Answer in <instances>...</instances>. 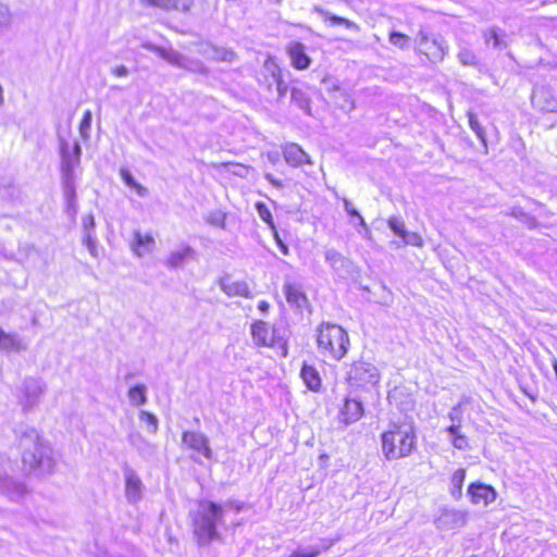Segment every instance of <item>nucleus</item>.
<instances>
[{"label": "nucleus", "mask_w": 557, "mask_h": 557, "mask_svg": "<svg viewBox=\"0 0 557 557\" xmlns=\"http://www.w3.org/2000/svg\"><path fill=\"white\" fill-rule=\"evenodd\" d=\"M139 421L143 424H145V426L149 433H152V434L157 433L159 422H158V418L153 413L141 410L139 413Z\"/></svg>", "instance_id": "nucleus-34"}, {"label": "nucleus", "mask_w": 557, "mask_h": 557, "mask_svg": "<svg viewBox=\"0 0 557 557\" xmlns=\"http://www.w3.org/2000/svg\"><path fill=\"white\" fill-rule=\"evenodd\" d=\"M532 106L534 109L544 113H554L555 119L547 126L553 127L557 124V98L553 91L546 87L534 89L532 95Z\"/></svg>", "instance_id": "nucleus-8"}, {"label": "nucleus", "mask_w": 557, "mask_h": 557, "mask_svg": "<svg viewBox=\"0 0 557 557\" xmlns=\"http://www.w3.org/2000/svg\"><path fill=\"white\" fill-rule=\"evenodd\" d=\"M382 453L392 461L406 458L417 447L416 428L412 422L401 421L388 424L381 435Z\"/></svg>", "instance_id": "nucleus-3"}, {"label": "nucleus", "mask_w": 557, "mask_h": 557, "mask_svg": "<svg viewBox=\"0 0 557 557\" xmlns=\"http://www.w3.org/2000/svg\"><path fill=\"white\" fill-rule=\"evenodd\" d=\"M127 397L133 406H143L147 401V387L143 384L135 385L129 388Z\"/></svg>", "instance_id": "nucleus-31"}, {"label": "nucleus", "mask_w": 557, "mask_h": 557, "mask_svg": "<svg viewBox=\"0 0 557 557\" xmlns=\"http://www.w3.org/2000/svg\"><path fill=\"white\" fill-rule=\"evenodd\" d=\"M272 231L274 233V238H275V242H276L281 252L283 255L287 256L288 252H289L287 245L281 239V237L278 236L276 230H272Z\"/></svg>", "instance_id": "nucleus-54"}, {"label": "nucleus", "mask_w": 557, "mask_h": 557, "mask_svg": "<svg viewBox=\"0 0 557 557\" xmlns=\"http://www.w3.org/2000/svg\"><path fill=\"white\" fill-rule=\"evenodd\" d=\"M485 41H486V44H490L491 41H493V46L495 48H499L500 47V40H499V37H498V33H497V30L495 28L490 29L485 34Z\"/></svg>", "instance_id": "nucleus-50"}, {"label": "nucleus", "mask_w": 557, "mask_h": 557, "mask_svg": "<svg viewBox=\"0 0 557 557\" xmlns=\"http://www.w3.org/2000/svg\"><path fill=\"white\" fill-rule=\"evenodd\" d=\"M208 222L213 225L224 227L225 216L220 212L211 213L210 216L208 218Z\"/></svg>", "instance_id": "nucleus-51"}, {"label": "nucleus", "mask_w": 557, "mask_h": 557, "mask_svg": "<svg viewBox=\"0 0 557 557\" xmlns=\"http://www.w3.org/2000/svg\"><path fill=\"white\" fill-rule=\"evenodd\" d=\"M466 479V471L463 469H458L453 473L450 480V493L451 496L456 499L461 497L462 494V485Z\"/></svg>", "instance_id": "nucleus-32"}, {"label": "nucleus", "mask_w": 557, "mask_h": 557, "mask_svg": "<svg viewBox=\"0 0 557 557\" xmlns=\"http://www.w3.org/2000/svg\"><path fill=\"white\" fill-rule=\"evenodd\" d=\"M269 304L268 301L265 300H261L259 304H258V309L261 311V312H267L269 310Z\"/></svg>", "instance_id": "nucleus-62"}, {"label": "nucleus", "mask_w": 557, "mask_h": 557, "mask_svg": "<svg viewBox=\"0 0 557 557\" xmlns=\"http://www.w3.org/2000/svg\"><path fill=\"white\" fill-rule=\"evenodd\" d=\"M131 248L135 256L141 258L152 252L154 248V238L150 234H141L140 231H135Z\"/></svg>", "instance_id": "nucleus-18"}, {"label": "nucleus", "mask_w": 557, "mask_h": 557, "mask_svg": "<svg viewBox=\"0 0 557 557\" xmlns=\"http://www.w3.org/2000/svg\"><path fill=\"white\" fill-rule=\"evenodd\" d=\"M132 188L136 190L139 197H146L148 194V189L138 183H136Z\"/></svg>", "instance_id": "nucleus-58"}, {"label": "nucleus", "mask_w": 557, "mask_h": 557, "mask_svg": "<svg viewBox=\"0 0 557 557\" xmlns=\"http://www.w3.org/2000/svg\"><path fill=\"white\" fill-rule=\"evenodd\" d=\"M388 226L396 235H398L401 238L407 232L404 221L398 216H391L388 219Z\"/></svg>", "instance_id": "nucleus-43"}, {"label": "nucleus", "mask_w": 557, "mask_h": 557, "mask_svg": "<svg viewBox=\"0 0 557 557\" xmlns=\"http://www.w3.org/2000/svg\"><path fill=\"white\" fill-rule=\"evenodd\" d=\"M28 343L15 333L3 332L0 339V349L7 351L21 352L26 350Z\"/></svg>", "instance_id": "nucleus-25"}, {"label": "nucleus", "mask_w": 557, "mask_h": 557, "mask_svg": "<svg viewBox=\"0 0 557 557\" xmlns=\"http://www.w3.org/2000/svg\"><path fill=\"white\" fill-rule=\"evenodd\" d=\"M313 10L318 14H320V15L324 16L325 18L330 20V22L333 25H344L348 29H352V30H356V32L359 30V26L355 22H352V21H350L348 18L331 14L329 11L322 9L321 7H314Z\"/></svg>", "instance_id": "nucleus-28"}, {"label": "nucleus", "mask_w": 557, "mask_h": 557, "mask_svg": "<svg viewBox=\"0 0 557 557\" xmlns=\"http://www.w3.org/2000/svg\"><path fill=\"white\" fill-rule=\"evenodd\" d=\"M468 513L458 509H443L435 520L436 527L449 531L462 528L467 523Z\"/></svg>", "instance_id": "nucleus-13"}, {"label": "nucleus", "mask_w": 557, "mask_h": 557, "mask_svg": "<svg viewBox=\"0 0 557 557\" xmlns=\"http://www.w3.org/2000/svg\"><path fill=\"white\" fill-rule=\"evenodd\" d=\"M275 157H270V161L274 162Z\"/></svg>", "instance_id": "nucleus-64"}, {"label": "nucleus", "mask_w": 557, "mask_h": 557, "mask_svg": "<svg viewBox=\"0 0 557 557\" xmlns=\"http://www.w3.org/2000/svg\"><path fill=\"white\" fill-rule=\"evenodd\" d=\"M401 239L406 245H411V246H417V247H421L423 245L422 237L418 233H414V232H406V234L404 235V237Z\"/></svg>", "instance_id": "nucleus-48"}, {"label": "nucleus", "mask_w": 557, "mask_h": 557, "mask_svg": "<svg viewBox=\"0 0 557 557\" xmlns=\"http://www.w3.org/2000/svg\"><path fill=\"white\" fill-rule=\"evenodd\" d=\"M287 52L290 63L296 70H306L310 66L311 59L306 53V47L301 42H290Z\"/></svg>", "instance_id": "nucleus-17"}, {"label": "nucleus", "mask_w": 557, "mask_h": 557, "mask_svg": "<svg viewBox=\"0 0 557 557\" xmlns=\"http://www.w3.org/2000/svg\"><path fill=\"white\" fill-rule=\"evenodd\" d=\"M391 404H395L401 411H409L413 408V399L410 395H404V392L399 388L393 389L388 394Z\"/></svg>", "instance_id": "nucleus-27"}, {"label": "nucleus", "mask_w": 557, "mask_h": 557, "mask_svg": "<svg viewBox=\"0 0 557 557\" xmlns=\"http://www.w3.org/2000/svg\"><path fill=\"white\" fill-rule=\"evenodd\" d=\"M284 293L286 300L290 306L302 309L307 306L308 299L301 287L292 283L284 284Z\"/></svg>", "instance_id": "nucleus-24"}, {"label": "nucleus", "mask_w": 557, "mask_h": 557, "mask_svg": "<svg viewBox=\"0 0 557 557\" xmlns=\"http://www.w3.org/2000/svg\"><path fill=\"white\" fill-rule=\"evenodd\" d=\"M389 42L400 49H408L410 47V37L398 32H392L389 34Z\"/></svg>", "instance_id": "nucleus-38"}, {"label": "nucleus", "mask_w": 557, "mask_h": 557, "mask_svg": "<svg viewBox=\"0 0 557 557\" xmlns=\"http://www.w3.org/2000/svg\"><path fill=\"white\" fill-rule=\"evenodd\" d=\"M300 376L309 389L315 392L320 388L321 377L314 367L305 363L301 368Z\"/></svg>", "instance_id": "nucleus-26"}, {"label": "nucleus", "mask_w": 557, "mask_h": 557, "mask_svg": "<svg viewBox=\"0 0 557 557\" xmlns=\"http://www.w3.org/2000/svg\"><path fill=\"white\" fill-rule=\"evenodd\" d=\"M462 404L459 403L455 407L451 408V410L448 412V418L451 421L450 425H458V429L461 428L462 422Z\"/></svg>", "instance_id": "nucleus-46"}, {"label": "nucleus", "mask_w": 557, "mask_h": 557, "mask_svg": "<svg viewBox=\"0 0 557 557\" xmlns=\"http://www.w3.org/2000/svg\"><path fill=\"white\" fill-rule=\"evenodd\" d=\"M46 389V385L38 379L28 377L23 382L20 401L24 410L33 409Z\"/></svg>", "instance_id": "nucleus-9"}, {"label": "nucleus", "mask_w": 557, "mask_h": 557, "mask_svg": "<svg viewBox=\"0 0 557 557\" xmlns=\"http://www.w3.org/2000/svg\"><path fill=\"white\" fill-rule=\"evenodd\" d=\"M83 242L86 245L89 253L94 258H98L99 257V250H98V246H97V239L95 238L94 234H91V233L85 234L84 237H83Z\"/></svg>", "instance_id": "nucleus-45"}, {"label": "nucleus", "mask_w": 557, "mask_h": 557, "mask_svg": "<svg viewBox=\"0 0 557 557\" xmlns=\"http://www.w3.org/2000/svg\"><path fill=\"white\" fill-rule=\"evenodd\" d=\"M286 89H287V86L282 81H277V91H278L280 96H283L284 92L286 91Z\"/></svg>", "instance_id": "nucleus-61"}, {"label": "nucleus", "mask_w": 557, "mask_h": 557, "mask_svg": "<svg viewBox=\"0 0 557 557\" xmlns=\"http://www.w3.org/2000/svg\"><path fill=\"white\" fill-rule=\"evenodd\" d=\"M182 69L194 72V73H205L206 66L203 63L199 60L191 59L189 57L184 58V65H182Z\"/></svg>", "instance_id": "nucleus-40"}, {"label": "nucleus", "mask_w": 557, "mask_h": 557, "mask_svg": "<svg viewBox=\"0 0 557 557\" xmlns=\"http://www.w3.org/2000/svg\"><path fill=\"white\" fill-rule=\"evenodd\" d=\"M129 442L133 446H138L139 442H144V438L139 434L129 435Z\"/></svg>", "instance_id": "nucleus-60"}, {"label": "nucleus", "mask_w": 557, "mask_h": 557, "mask_svg": "<svg viewBox=\"0 0 557 557\" xmlns=\"http://www.w3.org/2000/svg\"><path fill=\"white\" fill-rule=\"evenodd\" d=\"M344 209L347 212V214L351 218V223L355 224L354 219H357L360 226H362L363 230L368 231L367 223L364 222L361 214L352 207L351 202L347 199H344Z\"/></svg>", "instance_id": "nucleus-39"}, {"label": "nucleus", "mask_w": 557, "mask_h": 557, "mask_svg": "<svg viewBox=\"0 0 557 557\" xmlns=\"http://www.w3.org/2000/svg\"><path fill=\"white\" fill-rule=\"evenodd\" d=\"M158 52H159V55L163 60L169 62L170 64H172L176 67H180V69H182V65H184V58H185L184 54H182L173 49H164V48H159Z\"/></svg>", "instance_id": "nucleus-33"}, {"label": "nucleus", "mask_w": 557, "mask_h": 557, "mask_svg": "<svg viewBox=\"0 0 557 557\" xmlns=\"http://www.w3.org/2000/svg\"><path fill=\"white\" fill-rule=\"evenodd\" d=\"M91 112L89 110L85 111L83 119L79 124V133L84 139L89 137V131L91 127Z\"/></svg>", "instance_id": "nucleus-44"}, {"label": "nucleus", "mask_w": 557, "mask_h": 557, "mask_svg": "<svg viewBox=\"0 0 557 557\" xmlns=\"http://www.w3.org/2000/svg\"><path fill=\"white\" fill-rule=\"evenodd\" d=\"M139 3L144 7L157 8L164 11L181 10L183 12H189L193 7V1L181 0H139Z\"/></svg>", "instance_id": "nucleus-19"}, {"label": "nucleus", "mask_w": 557, "mask_h": 557, "mask_svg": "<svg viewBox=\"0 0 557 557\" xmlns=\"http://www.w3.org/2000/svg\"><path fill=\"white\" fill-rule=\"evenodd\" d=\"M256 209L260 219L263 222H265L271 227V230H275V225L270 209L264 203L261 202H258L256 205Z\"/></svg>", "instance_id": "nucleus-41"}, {"label": "nucleus", "mask_w": 557, "mask_h": 557, "mask_svg": "<svg viewBox=\"0 0 557 557\" xmlns=\"http://www.w3.org/2000/svg\"><path fill=\"white\" fill-rule=\"evenodd\" d=\"M469 117V126L475 133L478 138L482 141V144L486 145L485 131L483 126L480 124L478 117L473 113L468 114Z\"/></svg>", "instance_id": "nucleus-37"}, {"label": "nucleus", "mask_w": 557, "mask_h": 557, "mask_svg": "<svg viewBox=\"0 0 557 557\" xmlns=\"http://www.w3.org/2000/svg\"><path fill=\"white\" fill-rule=\"evenodd\" d=\"M82 224H83V230H84V235L87 234V233H91L92 234V231L95 228V218L92 214H86L83 216V220H82Z\"/></svg>", "instance_id": "nucleus-49"}, {"label": "nucleus", "mask_w": 557, "mask_h": 557, "mask_svg": "<svg viewBox=\"0 0 557 557\" xmlns=\"http://www.w3.org/2000/svg\"><path fill=\"white\" fill-rule=\"evenodd\" d=\"M445 431L448 433L449 440L455 448L459 450H465L468 448V438L466 435L460 433L458 425H449Z\"/></svg>", "instance_id": "nucleus-29"}, {"label": "nucleus", "mask_w": 557, "mask_h": 557, "mask_svg": "<svg viewBox=\"0 0 557 557\" xmlns=\"http://www.w3.org/2000/svg\"><path fill=\"white\" fill-rule=\"evenodd\" d=\"M123 474L125 480V498L129 504L135 505L141 500L145 486L137 472L131 467H125Z\"/></svg>", "instance_id": "nucleus-11"}, {"label": "nucleus", "mask_w": 557, "mask_h": 557, "mask_svg": "<svg viewBox=\"0 0 557 557\" xmlns=\"http://www.w3.org/2000/svg\"><path fill=\"white\" fill-rule=\"evenodd\" d=\"M264 177L273 186H275L277 188L282 187V183L280 181H277L272 174L267 173Z\"/></svg>", "instance_id": "nucleus-59"}, {"label": "nucleus", "mask_w": 557, "mask_h": 557, "mask_svg": "<svg viewBox=\"0 0 557 557\" xmlns=\"http://www.w3.org/2000/svg\"><path fill=\"white\" fill-rule=\"evenodd\" d=\"M317 343L320 354L338 361L348 351L349 337L342 326L333 323H322L318 329Z\"/></svg>", "instance_id": "nucleus-4"}, {"label": "nucleus", "mask_w": 557, "mask_h": 557, "mask_svg": "<svg viewBox=\"0 0 557 557\" xmlns=\"http://www.w3.org/2000/svg\"><path fill=\"white\" fill-rule=\"evenodd\" d=\"M75 178V176H62L63 194L65 201H72L76 199Z\"/></svg>", "instance_id": "nucleus-35"}, {"label": "nucleus", "mask_w": 557, "mask_h": 557, "mask_svg": "<svg viewBox=\"0 0 557 557\" xmlns=\"http://www.w3.org/2000/svg\"><path fill=\"white\" fill-rule=\"evenodd\" d=\"M195 260H197V251L188 244L182 243L170 251L164 265L169 269H177Z\"/></svg>", "instance_id": "nucleus-12"}, {"label": "nucleus", "mask_w": 557, "mask_h": 557, "mask_svg": "<svg viewBox=\"0 0 557 557\" xmlns=\"http://www.w3.org/2000/svg\"><path fill=\"white\" fill-rule=\"evenodd\" d=\"M13 14L8 5L0 2V33L11 27Z\"/></svg>", "instance_id": "nucleus-36"}, {"label": "nucleus", "mask_w": 557, "mask_h": 557, "mask_svg": "<svg viewBox=\"0 0 557 557\" xmlns=\"http://www.w3.org/2000/svg\"><path fill=\"white\" fill-rule=\"evenodd\" d=\"M231 507L230 502L223 505L206 499L198 502L197 507L190 511V518L194 534L200 545L219 539L218 529L224 524L225 515Z\"/></svg>", "instance_id": "nucleus-1"}, {"label": "nucleus", "mask_w": 557, "mask_h": 557, "mask_svg": "<svg viewBox=\"0 0 557 557\" xmlns=\"http://www.w3.org/2000/svg\"><path fill=\"white\" fill-rule=\"evenodd\" d=\"M182 442L189 449L203 456L206 459L213 458V451L209 445V438L201 432L185 431L182 435Z\"/></svg>", "instance_id": "nucleus-10"}, {"label": "nucleus", "mask_w": 557, "mask_h": 557, "mask_svg": "<svg viewBox=\"0 0 557 557\" xmlns=\"http://www.w3.org/2000/svg\"><path fill=\"white\" fill-rule=\"evenodd\" d=\"M275 157H270V161L274 162Z\"/></svg>", "instance_id": "nucleus-63"}, {"label": "nucleus", "mask_w": 557, "mask_h": 557, "mask_svg": "<svg viewBox=\"0 0 557 557\" xmlns=\"http://www.w3.org/2000/svg\"><path fill=\"white\" fill-rule=\"evenodd\" d=\"M20 436V446L23 449L22 460L29 471L44 474L50 472L54 461L51 456V448L40 438L34 428L21 426L16 430Z\"/></svg>", "instance_id": "nucleus-2"}, {"label": "nucleus", "mask_w": 557, "mask_h": 557, "mask_svg": "<svg viewBox=\"0 0 557 557\" xmlns=\"http://www.w3.org/2000/svg\"><path fill=\"white\" fill-rule=\"evenodd\" d=\"M347 380L351 386L367 388L375 386L380 382V373L374 364L357 361L351 364Z\"/></svg>", "instance_id": "nucleus-6"}, {"label": "nucleus", "mask_w": 557, "mask_h": 557, "mask_svg": "<svg viewBox=\"0 0 557 557\" xmlns=\"http://www.w3.org/2000/svg\"><path fill=\"white\" fill-rule=\"evenodd\" d=\"M363 414L362 404L357 399L347 398L341 410V420L347 425L358 421Z\"/></svg>", "instance_id": "nucleus-20"}, {"label": "nucleus", "mask_w": 557, "mask_h": 557, "mask_svg": "<svg viewBox=\"0 0 557 557\" xmlns=\"http://www.w3.org/2000/svg\"><path fill=\"white\" fill-rule=\"evenodd\" d=\"M292 100L298 104L302 110H309V101L305 98L301 90L294 88L292 90Z\"/></svg>", "instance_id": "nucleus-47"}, {"label": "nucleus", "mask_w": 557, "mask_h": 557, "mask_svg": "<svg viewBox=\"0 0 557 557\" xmlns=\"http://www.w3.org/2000/svg\"><path fill=\"white\" fill-rule=\"evenodd\" d=\"M77 210H78V207H77L76 199L72 200V201H70V200L66 201V211L72 218H74L76 215Z\"/></svg>", "instance_id": "nucleus-57"}, {"label": "nucleus", "mask_w": 557, "mask_h": 557, "mask_svg": "<svg viewBox=\"0 0 557 557\" xmlns=\"http://www.w3.org/2000/svg\"><path fill=\"white\" fill-rule=\"evenodd\" d=\"M457 57H458L459 62L463 65H475L476 64L475 54L473 53L472 50H470L466 47L460 48Z\"/></svg>", "instance_id": "nucleus-42"}, {"label": "nucleus", "mask_w": 557, "mask_h": 557, "mask_svg": "<svg viewBox=\"0 0 557 557\" xmlns=\"http://www.w3.org/2000/svg\"><path fill=\"white\" fill-rule=\"evenodd\" d=\"M283 156L287 164L293 168H298L304 164H312V161L302 148L294 143L286 144L283 147Z\"/></svg>", "instance_id": "nucleus-15"}, {"label": "nucleus", "mask_w": 557, "mask_h": 557, "mask_svg": "<svg viewBox=\"0 0 557 557\" xmlns=\"http://www.w3.org/2000/svg\"><path fill=\"white\" fill-rule=\"evenodd\" d=\"M200 53L207 59L216 62H233L236 59V54L232 50L211 45L203 46Z\"/></svg>", "instance_id": "nucleus-22"}, {"label": "nucleus", "mask_w": 557, "mask_h": 557, "mask_svg": "<svg viewBox=\"0 0 557 557\" xmlns=\"http://www.w3.org/2000/svg\"><path fill=\"white\" fill-rule=\"evenodd\" d=\"M468 494L472 504L487 506L496 499V491L483 483H472L468 487Z\"/></svg>", "instance_id": "nucleus-14"}, {"label": "nucleus", "mask_w": 557, "mask_h": 557, "mask_svg": "<svg viewBox=\"0 0 557 557\" xmlns=\"http://www.w3.org/2000/svg\"><path fill=\"white\" fill-rule=\"evenodd\" d=\"M61 173L62 176H75V170L79 165L82 148L75 141L71 147L64 139L61 140Z\"/></svg>", "instance_id": "nucleus-7"}, {"label": "nucleus", "mask_w": 557, "mask_h": 557, "mask_svg": "<svg viewBox=\"0 0 557 557\" xmlns=\"http://www.w3.org/2000/svg\"><path fill=\"white\" fill-rule=\"evenodd\" d=\"M111 73L115 75L116 77H125L128 75L129 71L125 65H120L116 67H113L111 70Z\"/></svg>", "instance_id": "nucleus-55"}, {"label": "nucleus", "mask_w": 557, "mask_h": 557, "mask_svg": "<svg viewBox=\"0 0 557 557\" xmlns=\"http://www.w3.org/2000/svg\"><path fill=\"white\" fill-rule=\"evenodd\" d=\"M251 336L258 346H273L275 344L274 330L263 321H257L251 325Z\"/></svg>", "instance_id": "nucleus-16"}, {"label": "nucleus", "mask_w": 557, "mask_h": 557, "mask_svg": "<svg viewBox=\"0 0 557 557\" xmlns=\"http://www.w3.org/2000/svg\"><path fill=\"white\" fill-rule=\"evenodd\" d=\"M338 539H335V540H332V539H323L321 540V545L320 546H317L318 548H320V553L322 550H327L330 549L336 542H337Z\"/></svg>", "instance_id": "nucleus-56"}, {"label": "nucleus", "mask_w": 557, "mask_h": 557, "mask_svg": "<svg viewBox=\"0 0 557 557\" xmlns=\"http://www.w3.org/2000/svg\"><path fill=\"white\" fill-rule=\"evenodd\" d=\"M325 261L334 271L346 268L348 260L337 250L331 248L325 251Z\"/></svg>", "instance_id": "nucleus-30"}, {"label": "nucleus", "mask_w": 557, "mask_h": 557, "mask_svg": "<svg viewBox=\"0 0 557 557\" xmlns=\"http://www.w3.org/2000/svg\"><path fill=\"white\" fill-rule=\"evenodd\" d=\"M121 177L122 180L124 181V183L129 186V187H133L134 185H136V181L135 178L133 177V175L131 174L129 171L127 170H121Z\"/></svg>", "instance_id": "nucleus-53"}, {"label": "nucleus", "mask_w": 557, "mask_h": 557, "mask_svg": "<svg viewBox=\"0 0 557 557\" xmlns=\"http://www.w3.org/2000/svg\"><path fill=\"white\" fill-rule=\"evenodd\" d=\"M417 49L425 54L432 62H441L448 52V46L445 40L430 33L424 28H420L416 38Z\"/></svg>", "instance_id": "nucleus-5"}, {"label": "nucleus", "mask_w": 557, "mask_h": 557, "mask_svg": "<svg viewBox=\"0 0 557 557\" xmlns=\"http://www.w3.org/2000/svg\"><path fill=\"white\" fill-rule=\"evenodd\" d=\"M220 286L227 296H242L245 298H251L249 286L244 281H231L230 278H223L220 282Z\"/></svg>", "instance_id": "nucleus-23"}, {"label": "nucleus", "mask_w": 557, "mask_h": 557, "mask_svg": "<svg viewBox=\"0 0 557 557\" xmlns=\"http://www.w3.org/2000/svg\"><path fill=\"white\" fill-rule=\"evenodd\" d=\"M512 215L521 219L522 222L528 223L530 227H532L534 225L533 219L531 216H529L528 214L523 213L520 209L515 208L512 210Z\"/></svg>", "instance_id": "nucleus-52"}, {"label": "nucleus", "mask_w": 557, "mask_h": 557, "mask_svg": "<svg viewBox=\"0 0 557 557\" xmlns=\"http://www.w3.org/2000/svg\"><path fill=\"white\" fill-rule=\"evenodd\" d=\"M0 492L11 500H18L26 493L23 483L13 481L11 478L0 475Z\"/></svg>", "instance_id": "nucleus-21"}]
</instances>
